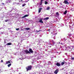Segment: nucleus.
<instances>
[{
    "mask_svg": "<svg viewBox=\"0 0 74 74\" xmlns=\"http://www.w3.org/2000/svg\"><path fill=\"white\" fill-rule=\"evenodd\" d=\"M32 68V65L28 66L27 67L25 68L27 71H29V70H31Z\"/></svg>",
    "mask_w": 74,
    "mask_h": 74,
    "instance_id": "f257e3e1",
    "label": "nucleus"
},
{
    "mask_svg": "<svg viewBox=\"0 0 74 74\" xmlns=\"http://www.w3.org/2000/svg\"><path fill=\"white\" fill-rule=\"evenodd\" d=\"M59 70L58 69H57L54 71V73L55 74H57L59 72Z\"/></svg>",
    "mask_w": 74,
    "mask_h": 74,
    "instance_id": "f03ea898",
    "label": "nucleus"
},
{
    "mask_svg": "<svg viewBox=\"0 0 74 74\" xmlns=\"http://www.w3.org/2000/svg\"><path fill=\"white\" fill-rule=\"evenodd\" d=\"M63 3L65 4H69V3L68 2V1H66V0H65L63 2Z\"/></svg>",
    "mask_w": 74,
    "mask_h": 74,
    "instance_id": "7ed1b4c3",
    "label": "nucleus"
},
{
    "mask_svg": "<svg viewBox=\"0 0 74 74\" xmlns=\"http://www.w3.org/2000/svg\"><path fill=\"white\" fill-rule=\"evenodd\" d=\"M29 52H30V53H33V52H34L33 51V50H32V49L30 48L29 49Z\"/></svg>",
    "mask_w": 74,
    "mask_h": 74,
    "instance_id": "20e7f679",
    "label": "nucleus"
},
{
    "mask_svg": "<svg viewBox=\"0 0 74 74\" xmlns=\"http://www.w3.org/2000/svg\"><path fill=\"white\" fill-rule=\"evenodd\" d=\"M24 51L26 54H28V53H30V52L29 51H28L27 50H25Z\"/></svg>",
    "mask_w": 74,
    "mask_h": 74,
    "instance_id": "39448f33",
    "label": "nucleus"
},
{
    "mask_svg": "<svg viewBox=\"0 0 74 74\" xmlns=\"http://www.w3.org/2000/svg\"><path fill=\"white\" fill-rule=\"evenodd\" d=\"M56 66H58V67H59L60 66V64L58 62L56 63Z\"/></svg>",
    "mask_w": 74,
    "mask_h": 74,
    "instance_id": "423d86ee",
    "label": "nucleus"
},
{
    "mask_svg": "<svg viewBox=\"0 0 74 74\" xmlns=\"http://www.w3.org/2000/svg\"><path fill=\"white\" fill-rule=\"evenodd\" d=\"M27 16H29V15H28V14H26L25 15L23 16L22 17V18H26V17H27Z\"/></svg>",
    "mask_w": 74,
    "mask_h": 74,
    "instance_id": "0eeeda50",
    "label": "nucleus"
},
{
    "mask_svg": "<svg viewBox=\"0 0 74 74\" xmlns=\"http://www.w3.org/2000/svg\"><path fill=\"white\" fill-rule=\"evenodd\" d=\"M48 46L49 47H50V48H51L52 46H50V45H52L50 43H48Z\"/></svg>",
    "mask_w": 74,
    "mask_h": 74,
    "instance_id": "6e6552de",
    "label": "nucleus"
},
{
    "mask_svg": "<svg viewBox=\"0 0 74 74\" xmlns=\"http://www.w3.org/2000/svg\"><path fill=\"white\" fill-rule=\"evenodd\" d=\"M42 9V8H40L38 10V13H40L41 12V10Z\"/></svg>",
    "mask_w": 74,
    "mask_h": 74,
    "instance_id": "1a4fd4ad",
    "label": "nucleus"
},
{
    "mask_svg": "<svg viewBox=\"0 0 74 74\" xmlns=\"http://www.w3.org/2000/svg\"><path fill=\"white\" fill-rule=\"evenodd\" d=\"M39 22H40V23H43V21H42V19H40V20L39 21Z\"/></svg>",
    "mask_w": 74,
    "mask_h": 74,
    "instance_id": "9d476101",
    "label": "nucleus"
},
{
    "mask_svg": "<svg viewBox=\"0 0 74 74\" xmlns=\"http://www.w3.org/2000/svg\"><path fill=\"white\" fill-rule=\"evenodd\" d=\"M42 1H44V0H41V1L40 4V5H42Z\"/></svg>",
    "mask_w": 74,
    "mask_h": 74,
    "instance_id": "9b49d317",
    "label": "nucleus"
},
{
    "mask_svg": "<svg viewBox=\"0 0 74 74\" xmlns=\"http://www.w3.org/2000/svg\"><path fill=\"white\" fill-rule=\"evenodd\" d=\"M11 45V43H8L6 44L7 45Z\"/></svg>",
    "mask_w": 74,
    "mask_h": 74,
    "instance_id": "f8f14e48",
    "label": "nucleus"
},
{
    "mask_svg": "<svg viewBox=\"0 0 74 74\" xmlns=\"http://www.w3.org/2000/svg\"><path fill=\"white\" fill-rule=\"evenodd\" d=\"M46 10H50V7H49L48 6L47 8L46 9Z\"/></svg>",
    "mask_w": 74,
    "mask_h": 74,
    "instance_id": "ddd939ff",
    "label": "nucleus"
},
{
    "mask_svg": "<svg viewBox=\"0 0 74 74\" xmlns=\"http://www.w3.org/2000/svg\"><path fill=\"white\" fill-rule=\"evenodd\" d=\"M67 10H65V12H64V15H66V14H67Z\"/></svg>",
    "mask_w": 74,
    "mask_h": 74,
    "instance_id": "4468645a",
    "label": "nucleus"
},
{
    "mask_svg": "<svg viewBox=\"0 0 74 74\" xmlns=\"http://www.w3.org/2000/svg\"><path fill=\"white\" fill-rule=\"evenodd\" d=\"M44 20H48V19H49V17H46L44 19Z\"/></svg>",
    "mask_w": 74,
    "mask_h": 74,
    "instance_id": "2eb2a0df",
    "label": "nucleus"
},
{
    "mask_svg": "<svg viewBox=\"0 0 74 74\" xmlns=\"http://www.w3.org/2000/svg\"><path fill=\"white\" fill-rule=\"evenodd\" d=\"M11 66V64H9L8 65V67H10V66Z\"/></svg>",
    "mask_w": 74,
    "mask_h": 74,
    "instance_id": "dca6fc26",
    "label": "nucleus"
},
{
    "mask_svg": "<svg viewBox=\"0 0 74 74\" xmlns=\"http://www.w3.org/2000/svg\"><path fill=\"white\" fill-rule=\"evenodd\" d=\"M56 14L57 16H59V13L58 12H57L56 13Z\"/></svg>",
    "mask_w": 74,
    "mask_h": 74,
    "instance_id": "f3484780",
    "label": "nucleus"
},
{
    "mask_svg": "<svg viewBox=\"0 0 74 74\" xmlns=\"http://www.w3.org/2000/svg\"><path fill=\"white\" fill-rule=\"evenodd\" d=\"M25 30H30V28H25Z\"/></svg>",
    "mask_w": 74,
    "mask_h": 74,
    "instance_id": "a211bd4d",
    "label": "nucleus"
},
{
    "mask_svg": "<svg viewBox=\"0 0 74 74\" xmlns=\"http://www.w3.org/2000/svg\"><path fill=\"white\" fill-rule=\"evenodd\" d=\"M10 63V62L9 61H8L6 63V64H8V63Z\"/></svg>",
    "mask_w": 74,
    "mask_h": 74,
    "instance_id": "6ab92c4d",
    "label": "nucleus"
},
{
    "mask_svg": "<svg viewBox=\"0 0 74 74\" xmlns=\"http://www.w3.org/2000/svg\"><path fill=\"white\" fill-rule=\"evenodd\" d=\"M68 35L69 36V37H71V36H72V34H68Z\"/></svg>",
    "mask_w": 74,
    "mask_h": 74,
    "instance_id": "aec40b11",
    "label": "nucleus"
},
{
    "mask_svg": "<svg viewBox=\"0 0 74 74\" xmlns=\"http://www.w3.org/2000/svg\"><path fill=\"white\" fill-rule=\"evenodd\" d=\"M62 66H63V65H64V62H62L61 63Z\"/></svg>",
    "mask_w": 74,
    "mask_h": 74,
    "instance_id": "412c9836",
    "label": "nucleus"
},
{
    "mask_svg": "<svg viewBox=\"0 0 74 74\" xmlns=\"http://www.w3.org/2000/svg\"><path fill=\"white\" fill-rule=\"evenodd\" d=\"M67 49H71V47H70L68 46L67 47Z\"/></svg>",
    "mask_w": 74,
    "mask_h": 74,
    "instance_id": "4be33fe9",
    "label": "nucleus"
},
{
    "mask_svg": "<svg viewBox=\"0 0 74 74\" xmlns=\"http://www.w3.org/2000/svg\"><path fill=\"white\" fill-rule=\"evenodd\" d=\"M26 0V1H24V2L25 3H27V2L29 1V0Z\"/></svg>",
    "mask_w": 74,
    "mask_h": 74,
    "instance_id": "5701e85b",
    "label": "nucleus"
},
{
    "mask_svg": "<svg viewBox=\"0 0 74 74\" xmlns=\"http://www.w3.org/2000/svg\"><path fill=\"white\" fill-rule=\"evenodd\" d=\"M25 5H26V4L24 3L23 4L22 6V7H24V6H25Z\"/></svg>",
    "mask_w": 74,
    "mask_h": 74,
    "instance_id": "b1692460",
    "label": "nucleus"
},
{
    "mask_svg": "<svg viewBox=\"0 0 74 74\" xmlns=\"http://www.w3.org/2000/svg\"><path fill=\"white\" fill-rule=\"evenodd\" d=\"M8 21H9V20L7 19L5 21V22H8Z\"/></svg>",
    "mask_w": 74,
    "mask_h": 74,
    "instance_id": "393cba45",
    "label": "nucleus"
},
{
    "mask_svg": "<svg viewBox=\"0 0 74 74\" xmlns=\"http://www.w3.org/2000/svg\"><path fill=\"white\" fill-rule=\"evenodd\" d=\"M67 41H68V40H65V42L66 43H67Z\"/></svg>",
    "mask_w": 74,
    "mask_h": 74,
    "instance_id": "a878e982",
    "label": "nucleus"
},
{
    "mask_svg": "<svg viewBox=\"0 0 74 74\" xmlns=\"http://www.w3.org/2000/svg\"><path fill=\"white\" fill-rule=\"evenodd\" d=\"M45 4H48V2L45 1Z\"/></svg>",
    "mask_w": 74,
    "mask_h": 74,
    "instance_id": "bb28decb",
    "label": "nucleus"
},
{
    "mask_svg": "<svg viewBox=\"0 0 74 74\" xmlns=\"http://www.w3.org/2000/svg\"><path fill=\"white\" fill-rule=\"evenodd\" d=\"M71 59L72 60H74V57H71Z\"/></svg>",
    "mask_w": 74,
    "mask_h": 74,
    "instance_id": "cd10ccee",
    "label": "nucleus"
},
{
    "mask_svg": "<svg viewBox=\"0 0 74 74\" xmlns=\"http://www.w3.org/2000/svg\"><path fill=\"white\" fill-rule=\"evenodd\" d=\"M52 41H53V45H55V42L53 40H52Z\"/></svg>",
    "mask_w": 74,
    "mask_h": 74,
    "instance_id": "c85d7f7f",
    "label": "nucleus"
},
{
    "mask_svg": "<svg viewBox=\"0 0 74 74\" xmlns=\"http://www.w3.org/2000/svg\"><path fill=\"white\" fill-rule=\"evenodd\" d=\"M16 30H18L19 29V28H16Z\"/></svg>",
    "mask_w": 74,
    "mask_h": 74,
    "instance_id": "c756f323",
    "label": "nucleus"
},
{
    "mask_svg": "<svg viewBox=\"0 0 74 74\" xmlns=\"http://www.w3.org/2000/svg\"><path fill=\"white\" fill-rule=\"evenodd\" d=\"M1 63H3V60H1Z\"/></svg>",
    "mask_w": 74,
    "mask_h": 74,
    "instance_id": "7c9ffc66",
    "label": "nucleus"
},
{
    "mask_svg": "<svg viewBox=\"0 0 74 74\" xmlns=\"http://www.w3.org/2000/svg\"><path fill=\"white\" fill-rule=\"evenodd\" d=\"M72 47H74V46H72Z\"/></svg>",
    "mask_w": 74,
    "mask_h": 74,
    "instance_id": "2f4dec72",
    "label": "nucleus"
},
{
    "mask_svg": "<svg viewBox=\"0 0 74 74\" xmlns=\"http://www.w3.org/2000/svg\"><path fill=\"white\" fill-rule=\"evenodd\" d=\"M21 1H23V0H21Z\"/></svg>",
    "mask_w": 74,
    "mask_h": 74,
    "instance_id": "473e14b6",
    "label": "nucleus"
},
{
    "mask_svg": "<svg viewBox=\"0 0 74 74\" xmlns=\"http://www.w3.org/2000/svg\"><path fill=\"white\" fill-rule=\"evenodd\" d=\"M71 41L73 42V40H71Z\"/></svg>",
    "mask_w": 74,
    "mask_h": 74,
    "instance_id": "72a5a7b5",
    "label": "nucleus"
},
{
    "mask_svg": "<svg viewBox=\"0 0 74 74\" xmlns=\"http://www.w3.org/2000/svg\"><path fill=\"white\" fill-rule=\"evenodd\" d=\"M4 44H5V41L4 42Z\"/></svg>",
    "mask_w": 74,
    "mask_h": 74,
    "instance_id": "f704fd0d",
    "label": "nucleus"
},
{
    "mask_svg": "<svg viewBox=\"0 0 74 74\" xmlns=\"http://www.w3.org/2000/svg\"><path fill=\"white\" fill-rule=\"evenodd\" d=\"M49 30H49V29H48V31H49Z\"/></svg>",
    "mask_w": 74,
    "mask_h": 74,
    "instance_id": "c9c22d12",
    "label": "nucleus"
},
{
    "mask_svg": "<svg viewBox=\"0 0 74 74\" xmlns=\"http://www.w3.org/2000/svg\"><path fill=\"white\" fill-rule=\"evenodd\" d=\"M59 44H60V42H59Z\"/></svg>",
    "mask_w": 74,
    "mask_h": 74,
    "instance_id": "e433bc0d",
    "label": "nucleus"
},
{
    "mask_svg": "<svg viewBox=\"0 0 74 74\" xmlns=\"http://www.w3.org/2000/svg\"><path fill=\"white\" fill-rule=\"evenodd\" d=\"M61 44L62 45V43H61Z\"/></svg>",
    "mask_w": 74,
    "mask_h": 74,
    "instance_id": "4c0bfd02",
    "label": "nucleus"
}]
</instances>
